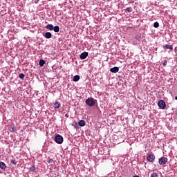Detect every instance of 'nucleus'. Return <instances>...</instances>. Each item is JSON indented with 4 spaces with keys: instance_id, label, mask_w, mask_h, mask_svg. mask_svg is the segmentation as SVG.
<instances>
[{
    "instance_id": "f257e3e1",
    "label": "nucleus",
    "mask_w": 177,
    "mask_h": 177,
    "mask_svg": "<svg viewBox=\"0 0 177 177\" xmlns=\"http://www.w3.org/2000/svg\"><path fill=\"white\" fill-rule=\"evenodd\" d=\"M55 142H57L58 145H62L63 143V136L57 134L54 139Z\"/></svg>"
},
{
    "instance_id": "f03ea898",
    "label": "nucleus",
    "mask_w": 177,
    "mask_h": 177,
    "mask_svg": "<svg viewBox=\"0 0 177 177\" xmlns=\"http://www.w3.org/2000/svg\"><path fill=\"white\" fill-rule=\"evenodd\" d=\"M86 104L89 106V107L95 106V100L93 98H88L86 100Z\"/></svg>"
},
{
    "instance_id": "7ed1b4c3",
    "label": "nucleus",
    "mask_w": 177,
    "mask_h": 177,
    "mask_svg": "<svg viewBox=\"0 0 177 177\" xmlns=\"http://www.w3.org/2000/svg\"><path fill=\"white\" fill-rule=\"evenodd\" d=\"M158 106L160 109H161V110H165V107H167V104L164 100H160L158 102Z\"/></svg>"
},
{
    "instance_id": "20e7f679",
    "label": "nucleus",
    "mask_w": 177,
    "mask_h": 177,
    "mask_svg": "<svg viewBox=\"0 0 177 177\" xmlns=\"http://www.w3.org/2000/svg\"><path fill=\"white\" fill-rule=\"evenodd\" d=\"M158 162L160 165H165V164L168 162V158L165 157H162L159 159Z\"/></svg>"
},
{
    "instance_id": "39448f33",
    "label": "nucleus",
    "mask_w": 177,
    "mask_h": 177,
    "mask_svg": "<svg viewBox=\"0 0 177 177\" xmlns=\"http://www.w3.org/2000/svg\"><path fill=\"white\" fill-rule=\"evenodd\" d=\"M153 160H156V156H154V155H149L147 156V160L149 162H153Z\"/></svg>"
},
{
    "instance_id": "423d86ee",
    "label": "nucleus",
    "mask_w": 177,
    "mask_h": 177,
    "mask_svg": "<svg viewBox=\"0 0 177 177\" xmlns=\"http://www.w3.org/2000/svg\"><path fill=\"white\" fill-rule=\"evenodd\" d=\"M119 70H120V68H118V67H117V66H115V67H113V68H111L110 69V71H111V73H118Z\"/></svg>"
},
{
    "instance_id": "0eeeda50",
    "label": "nucleus",
    "mask_w": 177,
    "mask_h": 177,
    "mask_svg": "<svg viewBox=\"0 0 177 177\" xmlns=\"http://www.w3.org/2000/svg\"><path fill=\"white\" fill-rule=\"evenodd\" d=\"M80 59H84L86 57H88V52H84L82 53L80 55Z\"/></svg>"
},
{
    "instance_id": "6e6552de",
    "label": "nucleus",
    "mask_w": 177,
    "mask_h": 177,
    "mask_svg": "<svg viewBox=\"0 0 177 177\" xmlns=\"http://www.w3.org/2000/svg\"><path fill=\"white\" fill-rule=\"evenodd\" d=\"M44 37L47 39H49V38H52V33H50V32H46L44 35Z\"/></svg>"
},
{
    "instance_id": "1a4fd4ad",
    "label": "nucleus",
    "mask_w": 177,
    "mask_h": 177,
    "mask_svg": "<svg viewBox=\"0 0 177 177\" xmlns=\"http://www.w3.org/2000/svg\"><path fill=\"white\" fill-rule=\"evenodd\" d=\"M86 124V123L85 122V120H80L79 122H78V125H79L80 127H85Z\"/></svg>"
},
{
    "instance_id": "9d476101",
    "label": "nucleus",
    "mask_w": 177,
    "mask_h": 177,
    "mask_svg": "<svg viewBox=\"0 0 177 177\" xmlns=\"http://www.w3.org/2000/svg\"><path fill=\"white\" fill-rule=\"evenodd\" d=\"M0 168L1 169H6V165L3 162H0Z\"/></svg>"
},
{
    "instance_id": "9b49d317",
    "label": "nucleus",
    "mask_w": 177,
    "mask_h": 177,
    "mask_svg": "<svg viewBox=\"0 0 177 177\" xmlns=\"http://www.w3.org/2000/svg\"><path fill=\"white\" fill-rule=\"evenodd\" d=\"M54 107L55 109H60V107H62V105L60 104V103H59V102H55L54 103Z\"/></svg>"
},
{
    "instance_id": "f8f14e48",
    "label": "nucleus",
    "mask_w": 177,
    "mask_h": 177,
    "mask_svg": "<svg viewBox=\"0 0 177 177\" xmlns=\"http://www.w3.org/2000/svg\"><path fill=\"white\" fill-rule=\"evenodd\" d=\"M53 25L52 24H48L46 26V28L47 30H50V31H52L53 30Z\"/></svg>"
},
{
    "instance_id": "ddd939ff",
    "label": "nucleus",
    "mask_w": 177,
    "mask_h": 177,
    "mask_svg": "<svg viewBox=\"0 0 177 177\" xmlns=\"http://www.w3.org/2000/svg\"><path fill=\"white\" fill-rule=\"evenodd\" d=\"M165 49H170V50H172V49H174V48L172 47V45H169V44H166L164 46Z\"/></svg>"
},
{
    "instance_id": "4468645a",
    "label": "nucleus",
    "mask_w": 177,
    "mask_h": 177,
    "mask_svg": "<svg viewBox=\"0 0 177 177\" xmlns=\"http://www.w3.org/2000/svg\"><path fill=\"white\" fill-rule=\"evenodd\" d=\"M73 81L74 82H77V81H80V75H76L73 77Z\"/></svg>"
},
{
    "instance_id": "2eb2a0df",
    "label": "nucleus",
    "mask_w": 177,
    "mask_h": 177,
    "mask_svg": "<svg viewBox=\"0 0 177 177\" xmlns=\"http://www.w3.org/2000/svg\"><path fill=\"white\" fill-rule=\"evenodd\" d=\"M39 64L40 67H44V66L45 64V60L41 59L39 62Z\"/></svg>"
},
{
    "instance_id": "dca6fc26",
    "label": "nucleus",
    "mask_w": 177,
    "mask_h": 177,
    "mask_svg": "<svg viewBox=\"0 0 177 177\" xmlns=\"http://www.w3.org/2000/svg\"><path fill=\"white\" fill-rule=\"evenodd\" d=\"M53 30L55 32H59V31H60V28L59 26H55Z\"/></svg>"
},
{
    "instance_id": "f3484780",
    "label": "nucleus",
    "mask_w": 177,
    "mask_h": 177,
    "mask_svg": "<svg viewBox=\"0 0 177 177\" xmlns=\"http://www.w3.org/2000/svg\"><path fill=\"white\" fill-rule=\"evenodd\" d=\"M125 12H128V13H131V12H132V8H131V7H127V8L125 9Z\"/></svg>"
},
{
    "instance_id": "a211bd4d",
    "label": "nucleus",
    "mask_w": 177,
    "mask_h": 177,
    "mask_svg": "<svg viewBox=\"0 0 177 177\" xmlns=\"http://www.w3.org/2000/svg\"><path fill=\"white\" fill-rule=\"evenodd\" d=\"M153 27H154L155 28H158V27H160V24H158V22H155V23L153 24Z\"/></svg>"
},
{
    "instance_id": "6ab92c4d",
    "label": "nucleus",
    "mask_w": 177,
    "mask_h": 177,
    "mask_svg": "<svg viewBox=\"0 0 177 177\" xmlns=\"http://www.w3.org/2000/svg\"><path fill=\"white\" fill-rule=\"evenodd\" d=\"M24 77H26V75H24V73H20L19 74V78L21 80H24Z\"/></svg>"
},
{
    "instance_id": "aec40b11",
    "label": "nucleus",
    "mask_w": 177,
    "mask_h": 177,
    "mask_svg": "<svg viewBox=\"0 0 177 177\" xmlns=\"http://www.w3.org/2000/svg\"><path fill=\"white\" fill-rule=\"evenodd\" d=\"M11 164H13V165H16L17 164V162H16V160L12 159L10 160Z\"/></svg>"
},
{
    "instance_id": "412c9836",
    "label": "nucleus",
    "mask_w": 177,
    "mask_h": 177,
    "mask_svg": "<svg viewBox=\"0 0 177 177\" xmlns=\"http://www.w3.org/2000/svg\"><path fill=\"white\" fill-rule=\"evenodd\" d=\"M30 171L34 172L35 171V166H32L31 167H30Z\"/></svg>"
},
{
    "instance_id": "4be33fe9",
    "label": "nucleus",
    "mask_w": 177,
    "mask_h": 177,
    "mask_svg": "<svg viewBox=\"0 0 177 177\" xmlns=\"http://www.w3.org/2000/svg\"><path fill=\"white\" fill-rule=\"evenodd\" d=\"M167 63L168 62H167V60H165L163 62V66L165 67V66H167Z\"/></svg>"
},
{
    "instance_id": "5701e85b",
    "label": "nucleus",
    "mask_w": 177,
    "mask_h": 177,
    "mask_svg": "<svg viewBox=\"0 0 177 177\" xmlns=\"http://www.w3.org/2000/svg\"><path fill=\"white\" fill-rule=\"evenodd\" d=\"M10 131H11V132H15V128H11L10 129Z\"/></svg>"
},
{
    "instance_id": "b1692460",
    "label": "nucleus",
    "mask_w": 177,
    "mask_h": 177,
    "mask_svg": "<svg viewBox=\"0 0 177 177\" xmlns=\"http://www.w3.org/2000/svg\"><path fill=\"white\" fill-rule=\"evenodd\" d=\"M176 100H177V96L175 97Z\"/></svg>"
}]
</instances>
